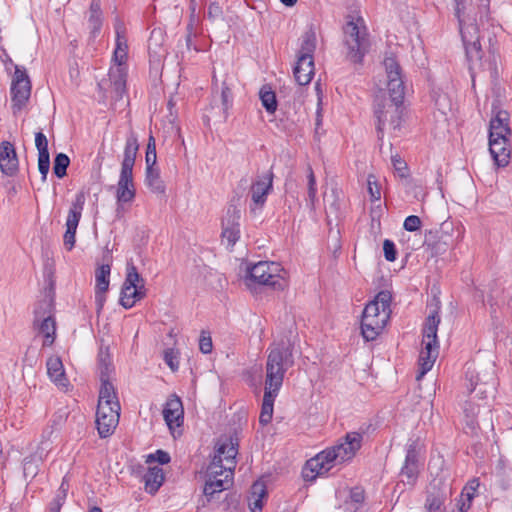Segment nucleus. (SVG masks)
<instances>
[{
    "instance_id": "obj_1",
    "label": "nucleus",
    "mask_w": 512,
    "mask_h": 512,
    "mask_svg": "<svg viewBox=\"0 0 512 512\" xmlns=\"http://www.w3.org/2000/svg\"><path fill=\"white\" fill-rule=\"evenodd\" d=\"M293 353L294 341L291 332L270 346L266 362L265 384H276L282 387L285 373L294 365Z\"/></svg>"
},
{
    "instance_id": "obj_2",
    "label": "nucleus",
    "mask_w": 512,
    "mask_h": 512,
    "mask_svg": "<svg viewBox=\"0 0 512 512\" xmlns=\"http://www.w3.org/2000/svg\"><path fill=\"white\" fill-rule=\"evenodd\" d=\"M392 296L389 291H380L364 308L361 319V334L366 341L375 340L390 318Z\"/></svg>"
},
{
    "instance_id": "obj_3",
    "label": "nucleus",
    "mask_w": 512,
    "mask_h": 512,
    "mask_svg": "<svg viewBox=\"0 0 512 512\" xmlns=\"http://www.w3.org/2000/svg\"><path fill=\"white\" fill-rule=\"evenodd\" d=\"M116 43L112 60L114 66L109 69L108 81L111 93L117 100L122 99L126 92L127 68L125 66L128 57V44L125 35L124 24L117 20L115 23Z\"/></svg>"
},
{
    "instance_id": "obj_4",
    "label": "nucleus",
    "mask_w": 512,
    "mask_h": 512,
    "mask_svg": "<svg viewBox=\"0 0 512 512\" xmlns=\"http://www.w3.org/2000/svg\"><path fill=\"white\" fill-rule=\"evenodd\" d=\"M139 149L138 139L131 133L126 138L121 171L116 188V198L119 204L130 203L134 200L136 191L133 182V167Z\"/></svg>"
},
{
    "instance_id": "obj_5",
    "label": "nucleus",
    "mask_w": 512,
    "mask_h": 512,
    "mask_svg": "<svg viewBox=\"0 0 512 512\" xmlns=\"http://www.w3.org/2000/svg\"><path fill=\"white\" fill-rule=\"evenodd\" d=\"M344 44L347 48L346 58L355 64L362 63L369 50V38L363 18L352 16L343 27Z\"/></svg>"
},
{
    "instance_id": "obj_6",
    "label": "nucleus",
    "mask_w": 512,
    "mask_h": 512,
    "mask_svg": "<svg viewBox=\"0 0 512 512\" xmlns=\"http://www.w3.org/2000/svg\"><path fill=\"white\" fill-rule=\"evenodd\" d=\"M441 322L438 308L434 309L426 318L423 326V348L419 355L420 373L417 379H420L431 370L439 354V343L437 339L438 326Z\"/></svg>"
},
{
    "instance_id": "obj_7",
    "label": "nucleus",
    "mask_w": 512,
    "mask_h": 512,
    "mask_svg": "<svg viewBox=\"0 0 512 512\" xmlns=\"http://www.w3.org/2000/svg\"><path fill=\"white\" fill-rule=\"evenodd\" d=\"M465 0H454L455 15L458 18L462 40L465 46L466 58L469 63V69H483L482 61L483 51L480 44L479 29L476 24H463L462 13L464 11Z\"/></svg>"
},
{
    "instance_id": "obj_8",
    "label": "nucleus",
    "mask_w": 512,
    "mask_h": 512,
    "mask_svg": "<svg viewBox=\"0 0 512 512\" xmlns=\"http://www.w3.org/2000/svg\"><path fill=\"white\" fill-rule=\"evenodd\" d=\"M247 280L274 290H284L288 286L287 272L280 263L272 261H260L248 268Z\"/></svg>"
},
{
    "instance_id": "obj_9",
    "label": "nucleus",
    "mask_w": 512,
    "mask_h": 512,
    "mask_svg": "<svg viewBox=\"0 0 512 512\" xmlns=\"http://www.w3.org/2000/svg\"><path fill=\"white\" fill-rule=\"evenodd\" d=\"M145 295L144 279L140 276L134 264L128 263L126 278L121 289L120 304L125 309H130Z\"/></svg>"
},
{
    "instance_id": "obj_10",
    "label": "nucleus",
    "mask_w": 512,
    "mask_h": 512,
    "mask_svg": "<svg viewBox=\"0 0 512 512\" xmlns=\"http://www.w3.org/2000/svg\"><path fill=\"white\" fill-rule=\"evenodd\" d=\"M466 378L469 381L467 389L469 393H476L479 399H486L493 396L496 391L497 379L495 377V370L493 367L486 369L482 372H475L468 370Z\"/></svg>"
},
{
    "instance_id": "obj_11",
    "label": "nucleus",
    "mask_w": 512,
    "mask_h": 512,
    "mask_svg": "<svg viewBox=\"0 0 512 512\" xmlns=\"http://www.w3.org/2000/svg\"><path fill=\"white\" fill-rule=\"evenodd\" d=\"M234 471L230 470L229 476L223 466L216 465V462H211L206 471V481L203 488V494L210 502L216 493L229 488L232 484Z\"/></svg>"
},
{
    "instance_id": "obj_12",
    "label": "nucleus",
    "mask_w": 512,
    "mask_h": 512,
    "mask_svg": "<svg viewBox=\"0 0 512 512\" xmlns=\"http://www.w3.org/2000/svg\"><path fill=\"white\" fill-rule=\"evenodd\" d=\"M374 114L377 119V136L381 141L384 137V127L389 123L393 130L401 126V105L387 103L384 100H377L374 106Z\"/></svg>"
},
{
    "instance_id": "obj_13",
    "label": "nucleus",
    "mask_w": 512,
    "mask_h": 512,
    "mask_svg": "<svg viewBox=\"0 0 512 512\" xmlns=\"http://www.w3.org/2000/svg\"><path fill=\"white\" fill-rule=\"evenodd\" d=\"M383 65L387 73V89L391 102L397 105H402L405 86L401 75V68L393 56L385 57Z\"/></svg>"
},
{
    "instance_id": "obj_14",
    "label": "nucleus",
    "mask_w": 512,
    "mask_h": 512,
    "mask_svg": "<svg viewBox=\"0 0 512 512\" xmlns=\"http://www.w3.org/2000/svg\"><path fill=\"white\" fill-rule=\"evenodd\" d=\"M85 201V193L83 191L78 192L68 211L66 231L63 236L64 246L68 251L74 248L76 231L82 217Z\"/></svg>"
},
{
    "instance_id": "obj_15",
    "label": "nucleus",
    "mask_w": 512,
    "mask_h": 512,
    "mask_svg": "<svg viewBox=\"0 0 512 512\" xmlns=\"http://www.w3.org/2000/svg\"><path fill=\"white\" fill-rule=\"evenodd\" d=\"M31 95V83L25 70L18 66L15 68L14 78L11 84L12 110L16 114L27 104Z\"/></svg>"
},
{
    "instance_id": "obj_16",
    "label": "nucleus",
    "mask_w": 512,
    "mask_h": 512,
    "mask_svg": "<svg viewBox=\"0 0 512 512\" xmlns=\"http://www.w3.org/2000/svg\"><path fill=\"white\" fill-rule=\"evenodd\" d=\"M274 174L272 170L257 176L252 182L249 195L251 197L250 212L256 213L264 207L267 196L273 189Z\"/></svg>"
},
{
    "instance_id": "obj_17",
    "label": "nucleus",
    "mask_w": 512,
    "mask_h": 512,
    "mask_svg": "<svg viewBox=\"0 0 512 512\" xmlns=\"http://www.w3.org/2000/svg\"><path fill=\"white\" fill-rule=\"evenodd\" d=\"M120 405L108 406V404L102 403L97 405L96 411V428L100 438H107L111 436L120 418Z\"/></svg>"
},
{
    "instance_id": "obj_18",
    "label": "nucleus",
    "mask_w": 512,
    "mask_h": 512,
    "mask_svg": "<svg viewBox=\"0 0 512 512\" xmlns=\"http://www.w3.org/2000/svg\"><path fill=\"white\" fill-rule=\"evenodd\" d=\"M238 454V443L233 441V438H225L219 440L217 443L215 455L211 462H216V465L223 466L229 474L230 470L234 471L236 467V456Z\"/></svg>"
},
{
    "instance_id": "obj_19",
    "label": "nucleus",
    "mask_w": 512,
    "mask_h": 512,
    "mask_svg": "<svg viewBox=\"0 0 512 512\" xmlns=\"http://www.w3.org/2000/svg\"><path fill=\"white\" fill-rule=\"evenodd\" d=\"M110 364L106 363L105 359L100 354V380L101 387L99 391L98 405L102 403L108 406L120 405L117 399L116 391L113 384L109 379Z\"/></svg>"
},
{
    "instance_id": "obj_20",
    "label": "nucleus",
    "mask_w": 512,
    "mask_h": 512,
    "mask_svg": "<svg viewBox=\"0 0 512 512\" xmlns=\"http://www.w3.org/2000/svg\"><path fill=\"white\" fill-rule=\"evenodd\" d=\"M363 434L360 432H349L345 436V441L333 446L337 454L338 464L352 459L356 452L361 448Z\"/></svg>"
},
{
    "instance_id": "obj_21",
    "label": "nucleus",
    "mask_w": 512,
    "mask_h": 512,
    "mask_svg": "<svg viewBox=\"0 0 512 512\" xmlns=\"http://www.w3.org/2000/svg\"><path fill=\"white\" fill-rule=\"evenodd\" d=\"M34 325L37 327L38 332L44 337L43 346H51L56 337V322L50 310L46 315L45 310L36 309Z\"/></svg>"
},
{
    "instance_id": "obj_22",
    "label": "nucleus",
    "mask_w": 512,
    "mask_h": 512,
    "mask_svg": "<svg viewBox=\"0 0 512 512\" xmlns=\"http://www.w3.org/2000/svg\"><path fill=\"white\" fill-rule=\"evenodd\" d=\"M0 171L13 177L19 171V160L14 145L9 141L0 143Z\"/></svg>"
},
{
    "instance_id": "obj_23",
    "label": "nucleus",
    "mask_w": 512,
    "mask_h": 512,
    "mask_svg": "<svg viewBox=\"0 0 512 512\" xmlns=\"http://www.w3.org/2000/svg\"><path fill=\"white\" fill-rule=\"evenodd\" d=\"M489 151L498 167H506L510 162L511 145L509 138L489 137Z\"/></svg>"
},
{
    "instance_id": "obj_24",
    "label": "nucleus",
    "mask_w": 512,
    "mask_h": 512,
    "mask_svg": "<svg viewBox=\"0 0 512 512\" xmlns=\"http://www.w3.org/2000/svg\"><path fill=\"white\" fill-rule=\"evenodd\" d=\"M183 414L181 399L176 395L170 396L163 409V416L168 427L170 429L180 427L183 423Z\"/></svg>"
},
{
    "instance_id": "obj_25",
    "label": "nucleus",
    "mask_w": 512,
    "mask_h": 512,
    "mask_svg": "<svg viewBox=\"0 0 512 512\" xmlns=\"http://www.w3.org/2000/svg\"><path fill=\"white\" fill-rule=\"evenodd\" d=\"M280 389H281L280 385L265 384L263 402H262L261 412H260V416H259V422L263 426H266L272 420L274 401H275L276 397L278 396Z\"/></svg>"
},
{
    "instance_id": "obj_26",
    "label": "nucleus",
    "mask_w": 512,
    "mask_h": 512,
    "mask_svg": "<svg viewBox=\"0 0 512 512\" xmlns=\"http://www.w3.org/2000/svg\"><path fill=\"white\" fill-rule=\"evenodd\" d=\"M111 267L109 264H103L99 266L95 272V300L98 309H101L105 302V293L109 288Z\"/></svg>"
},
{
    "instance_id": "obj_27",
    "label": "nucleus",
    "mask_w": 512,
    "mask_h": 512,
    "mask_svg": "<svg viewBox=\"0 0 512 512\" xmlns=\"http://www.w3.org/2000/svg\"><path fill=\"white\" fill-rule=\"evenodd\" d=\"M47 374L50 380L59 388L67 389L69 381L66 377L62 360L58 356H51L46 361Z\"/></svg>"
},
{
    "instance_id": "obj_28",
    "label": "nucleus",
    "mask_w": 512,
    "mask_h": 512,
    "mask_svg": "<svg viewBox=\"0 0 512 512\" xmlns=\"http://www.w3.org/2000/svg\"><path fill=\"white\" fill-rule=\"evenodd\" d=\"M511 129L509 127V114L507 111H498L490 120L489 137L496 139L509 138Z\"/></svg>"
},
{
    "instance_id": "obj_29",
    "label": "nucleus",
    "mask_w": 512,
    "mask_h": 512,
    "mask_svg": "<svg viewBox=\"0 0 512 512\" xmlns=\"http://www.w3.org/2000/svg\"><path fill=\"white\" fill-rule=\"evenodd\" d=\"M314 75V61L312 57H299L294 67V77L296 82L301 85H307L311 82Z\"/></svg>"
},
{
    "instance_id": "obj_30",
    "label": "nucleus",
    "mask_w": 512,
    "mask_h": 512,
    "mask_svg": "<svg viewBox=\"0 0 512 512\" xmlns=\"http://www.w3.org/2000/svg\"><path fill=\"white\" fill-rule=\"evenodd\" d=\"M145 490L150 494H155L162 486L165 476L164 471L159 466H153L143 476Z\"/></svg>"
},
{
    "instance_id": "obj_31",
    "label": "nucleus",
    "mask_w": 512,
    "mask_h": 512,
    "mask_svg": "<svg viewBox=\"0 0 512 512\" xmlns=\"http://www.w3.org/2000/svg\"><path fill=\"white\" fill-rule=\"evenodd\" d=\"M330 467L320 460L319 456H315L306 462L302 471V476L306 481H312L317 476L325 475L330 471Z\"/></svg>"
},
{
    "instance_id": "obj_32",
    "label": "nucleus",
    "mask_w": 512,
    "mask_h": 512,
    "mask_svg": "<svg viewBox=\"0 0 512 512\" xmlns=\"http://www.w3.org/2000/svg\"><path fill=\"white\" fill-rule=\"evenodd\" d=\"M103 15L100 0H92L89 7L88 28L92 37H96L101 30Z\"/></svg>"
},
{
    "instance_id": "obj_33",
    "label": "nucleus",
    "mask_w": 512,
    "mask_h": 512,
    "mask_svg": "<svg viewBox=\"0 0 512 512\" xmlns=\"http://www.w3.org/2000/svg\"><path fill=\"white\" fill-rule=\"evenodd\" d=\"M417 453L415 447L410 445L407 449L405 463L401 470V475L407 478V482L411 483L415 480L416 475L418 473V465H417Z\"/></svg>"
},
{
    "instance_id": "obj_34",
    "label": "nucleus",
    "mask_w": 512,
    "mask_h": 512,
    "mask_svg": "<svg viewBox=\"0 0 512 512\" xmlns=\"http://www.w3.org/2000/svg\"><path fill=\"white\" fill-rule=\"evenodd\" d=\"M316 49V31L313 25H310L301 36V46L299 57H312Z\"/></svg>"
},
{
    "instance_id": "obj_35",
    "label": "nucleus",
    "mask_w": 512,
    "mask_h": 512,
    "mask_svg": "<svg viewBox=\"0 0 512 512\" xmlns=\"http://www.w3.org/2000/svg\"><path fill=\"white\" fill-rule=\"evenodd\" d=\"M145 183L153 193H165V184L160 177V171L157 167L146 168Z\"/></svg>"
},
{
    "instance_id": "obj_36",
    "label": "nucleus",
    "mask_w": 512,
    "mask_h": 512,
    "mask_svg": "<svg viewBox=\"0 0 512 512\" xmlns=\"http://www.w3.org/2000/svg\"><path fill=\"white\" fill-rule=\"evenodd\" d=\"M266 495V488L263 483L255 482L251 487L249 508L251 512H262L263 497Z\"/></svg>"
},
{
    "instance_id": "obj_37",
    "label": "nucleus",
    "mask_w": 512,
    "mask_h": 512,
    "mask_svg": "<svg viewBox=\"0 0 512 512\" xmlns=\"http://www.w3.org/2000/svg\"><path fill=\"white\" fill-rule=\"evenodd\" d=\"M241 210L237 205L230 203L222 218V226L240 227Z\"/></svg>"
},
{
    "instance_id": "obj_38",
    "label": "nucleus",
    "mask_w": 512,
    "mask_h": 512,
    "mask_svg": "<svg viewBox=\"0 0 512 512\" xmlns=\"http://www.w3.org/2000/svg\"><path fill=\"white\" fill-rule=\"evenodd\" d=\"M259 97L263 107L268 113H274L277 109V100L275 93L270 87L263 86L260 89Z\"/></svg>"
},
{
    "instance_id": "obj_39",
    "label": "nucleus",
    "mask_w": 512,
    "mask_h": 512,
    "mask_svg": "<svg viewBox=\"0 0 512 512\" xmlns=\"http://www.w3.org/2000/svg\"><path fill=\"white\" fill-rule=\"evenodd\" d=\"M445 495L442 493H429L425 502L427 512H445Z\"/></svg>"
},
{
    "instance_id": "obj_40",
    "label": "nucleus",
    "mask_w": 512,
    "mask_h": 512,
    "mask_svg": "<svg viewBox=\"0 0 512 512\" xmlns=\"http://www.w3.org/2000/svg\"><path fill=\"white\" fill-rule=\"evenodd\" d=\"M70 164L69 157L64 153H58L54 158L53 173L57 178H63L67 173Z\"/></svg>"
},
{
    "instance_id": "obj_41",
    "label": "nucleus",
    "mask_w": 512,
    "mask_h": 512,
    "mask_svg": "<svg viewBox=\"0 0 512 512\" xmlns=\"http://www.w3.org/2000/svg\"><path fill=\"white\" fill-rule=\"evenodd\" d=\"M307 188H308V205L311 208H314L315 202L317 200V187H316V179L313 172V169L310 165L307 167Z\"/></svg>"
},
{
    "instance_id": "obj_42",
    "label": "nucleus",
    "mask_w": 512,
    "mask_h": 512,
    "mask_svg": "<svg viewBox=\"0 0 512 512\" xmlns=\"http://www.w3.org/2000/svg\"><path fill=\"white\" fill-rule=\"evenodd\" d=\"M163 41V33L161 29H154L151 32L150 38L148 40V49L149 52H153L155 54L159 53V50L162 46Z\"/></svg>"
},
{
    "instance_id": "obj_43",
    "label": "nucleus",
    "mask_w": 512,
    "mask_h": 512,
    "mask_svg": "<svg viewBox=\"0 0 512 512\" xmlns=\"http://www.w3.org/2000/svg\"><path fill=\"white\" fill-rule=\"evenodd\" d=\"M365 501V492L360 487H354L350 491V505L354 510H358Z\"/></svg>"
},
{
    "instance_id": "obj_44",
    "label": "nucleus",
    "mask_w": 512,
    "mask_h": 512,
    "mask_svg": "<svg viewBox=\"0 0 512 512\" xmlns=\"http://www.w3.org/2000/svg\"><path fill=\"white\" fill-rule=\"evenodd\" d=\"M222 237L228 244L233 246L240 237V227L222 226Z\"/></svg>"
},
{
    "instance_id": "obj_45",
    "label": "nucleus",
    "mask_w": 512,
    "mask_h": 512,
    "mask_svg": "<svg viewBox=\"0 0 512 512\" xmlns=\"http://www.w3.org/2000/svg\"><path fill=\"white\" fill-rule=\"evenodd\" d=\"M164 361L173 372L179 369V357L174 349L169 348L164 351Z\"/></svg>"
},
{
    "instance_id": "obj_46",
    "label": "nucleus",
    "mask_w": 512,
    "mask_h": 512,
    "mask_svg": "<svg viewBox=\"0 0 512 512\" xmlns=\"http://www.w3.org/2000/svg\"><path fill=\"white\" fill-rule=\"evenodd\" d=\"M317 456H319L320 460L329 466L330 469L338 463L337 454H335L333 447L323 450L318 453Z\"/></svg>"
},
{
    "instance_id": "obj_47",
    "label": "nucleus",
    "mask_w": 512,
    "mask_h": 512,
    "mask_svg": "<svg viewBox=\"0 0 512 512\" xmlns=\"http://www.w3.org/2000/svg\"><path fill=\"white\" fill-rule=\"evenodd\" d=\"M199 349L203 354L211 353L213 349L212 338L209 332L202 331L199 339Z\"/></svg>"
},
{
    "instance_id": "obj_48",
    "label": "nucleus",
    "mask_w": 512,
    "mask_h": 512,
    "mask_svg": "<svg viewBox=\"0 0 512 512\" xmlns=\"http://www.w3.org/2000/svg\"><path fill=\"white\" fill-rule=\"evenodd\" d=\"M221 102L223 112L226 114L232 104V92L225 83H223L221 88Z\"/></svg>"
},
{
    "instance_id": "obj_49",
    "label": "nucleus",
    "mask_w": 512,
    "mask_h": 512,
    "mask_svg": "<svg viewBox=\"0 0 512 512\" xmlns=\"http://www.w3.org/2000/svg\"><path fill=\"white\" fill-rule=\"evenodd\" d=\"M383 251H384V257L387 261H394L396 260L397 256V250L396 246L393 241L389 239H385L383 242Z\"/></svg>"
},
{
    "instance_id": "obj_50",
    "label": "nucleus",
    "mask_w": 512,
    "mask_h": 512,
    "mask_svg": "<svg viewBox=\"0 0 512 512\" xmlns=\"http://www.w3.org/2000/svg\"><path fill=\"white\" fill-rule=\"evenodd\" d=\"M170 455L163 450H157L155 453L148 455L146 462H158L160 464H167L170 462Z\"/></svg>"
},
{
    "instance_id": "obj_51",
    "label": "nucleus",
    "mask_w": 512,
    "mask_h": 512,
    "mask_svg": "<svg viewBox=\"0 0 512 512\" xmlns=\"http://www.w3.org/2000/svg\"><path fill=\"white\" fill-rule=\"evenodd\" d=\"M223 16V10L217 2H211L208 6L207 18L210 21H216Z\"/></svg>"
},
{
    "instance_id": "obj_52",
    "label": "nucleus",
    "mask_w": 512,
    "mask_h": 512,
    "mask_svg": "<svg viewBox=\"0 0 512 512\" xmlns=\"http://www.w3.org/2000/svg\"><path fill=\"white\" fill-rule=\"evenodd\" d=\"M403 227L409 232L417 231L421 227V219L416 215H410L404 220Z\"/></svg>"
},
{
    "instance_id": "obj_53",
    "label": "nucleus",
    "mask_w": 512,
    "mask_h": 512,
    "mask_svg": "<svg viewBox=\"0 0 512 512\" xmlns=\"http://www.w3.org/2000/svg\"><path fill=\"white\" fill-rule=\"evenodd\" d=\"M391 161L395 171L400 177H406L407 175V164L398 155L392 156Z\"/></svg>"
},
{
    "instance_id": "obj_54",
    "label": "nucleus",
    "mask_w": 512,
    "mask_h": 512,
    "mask_svg": "<svg viewBox=\"0 0 512 512\" xmlns=\"http://www.w3.org/2000/svg\"><path fill=\"white\" fill-rule=\"evenodd\" d=\"M479 486L478 479L471 480L468 485L464 488L461 497H466L469 502L472 501V499L475 496L476 489Z\"/></svg>"
},
{
    "instance_id": "obj_55",
    "label": "nucleus",
    "mask_w": 512,
    "mask_h": 512,
    "mask_svg": "<svg viewBox=\"0 0 512 512\" xmlns=\"http://www.w3.org/2000/svg\"><path fill=\"white\" fill-rule=\"evenodd\" d=\"M200 17L197 14H190L186 32L199 34Z\"/></svg>"
},
{
    "instance_id": "obj_56",
    "label": "nucleus",
    "mask_w": 512,
    "mask_h": 512,
    "mask_svg": "<svg viewBox=\"0 0 512 512\" xmlns=\"http://www.w3.org/2000/svg\"><path fill=\"white\" fill-rule=\"evenodd\" d=\"M35 146L38 151L48 150V140L42 132L35 133Z\"/></svg>"
},
{
    "instance_id": "obj_57",
    "label": "nucleus",
    "mask_w": 512,
    "mask_h": 512,
    "mask_svg": "<svg viewBox=\"0 0 512 512\" xmlns=\"http://www.w3.org/2000/svg\"><path fill=\"white\" fill-rule=\"evenodd\" d=\"M38 169L41 174L42 181L45 182L50 169V162H38Z\"/></svg>"
},
{
    "instance_id": "obj_58",
    "label": "nucleus",
    "mask_w": 512,
    "mask_h": 512,
    "mask_svg": "<svg viewBox=\"0 0 512 512\" xmlns=\"http://www.w3.org/2000/svg\"><path fill=\"white\" fill-rule=\"evenodd\" d=\"M368 191H369V194H370L372 200H375V201L380 200L381 193H380V189L378 188L377 185H375V187H373L371 182L368 181Z\"/></svg>"
},
{
    "instance_id": "obj_59",
    "label": "nucleus",
    "mask_w": 512,
    "mask_h": 512,
    "mask_svg": "<svg viewBox=\"0 0 512 512\" xmlns=\"http://www.w3.org/2000/svg\"><path fill=\"white\" fill-rule=\"evenodd\" d=\"M197 36H198L197 33H189V32L186 33V47L188 50L193 49L195 51H199V49L193 42V38H196Z\"/></svg>"
},
{
    "instance_id": "obj_60",
    "label": "nucleus",
    "mask_w": 512,
    "mask_h": 512,
    "mask_svg": "<svg viewBox=\"0 0 512 512\" xmlns=\"http://www.w3.org/2000/svg\"><path fill=\"white\" fill-rule=\"evenodd\" d=\"M156 160H157L156 153L151 154V152H146V156H145L146 168H155Z\"/></svg>"
},
{
    "instance_id": "obj_61",
    "label": "nucleus",
    "mask_w": 512,
    "mask_h": 512,
    "mask_svg": "<svg viewBox=\"0 0 512 512\" xmlns=\"http://www.w3.org/2000/svg\"><path fill=\"white\" fill-rule=\"evenodd\" d=\"M470 507H471V502H469L466 497H465V500L463 499V497H461V499L459 500V503H458L459 512H467L470 509Z\"/></svg>"
},
{
    "instance_id": "obj_62",
    "label": "nucleus",
    "mask_w": 512,
    "mask_h": 512,
    "mask_svg": "<svg viewBox=\"0 0 512 512\" xmlns=\"http://www.w3.org/2000/svg\"><path fill=\"white\" fill-rule=\"evenodd\" d=\"M38 162H50L48 150L38 151Z\"/></svg>"
},
{
    "instance_id": "obj_63",
    "label": "nucleus",
    "mask_w": 512,
    "mask_h": 512,
    "mask_svg": "<svg viewBox=\"0 0 512 512\" xmlns=\"http://www.w3.org/2000/svg\"><path fill=\"white\" fill-rule=\"evenodd\" d=\"M146 152L156 153L155 139L152 136L149 138Z\"/></svg>"
},
{
    "instance_id": "obj_64",
    "label": "nucleus",
    "mask_w": 512,
    "mask_h": 512,
    "mask_svg": "<svg viewBox=\"0 0 512 512\" xmlns=\"http://www.w3.org/2000/svg\"><path fill=\"white\" fill-rule=\"evenodd\" d=\"M64 497H65V496L61 497L60 495H58V496L54 499V501H53V503H52L51 505H52V506H55L56 504H59V509H61V507H62V505H63V502H64Z\"/></svg>"
}]
</instances>
